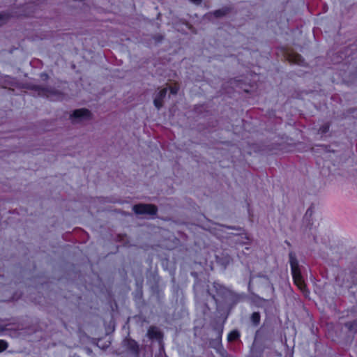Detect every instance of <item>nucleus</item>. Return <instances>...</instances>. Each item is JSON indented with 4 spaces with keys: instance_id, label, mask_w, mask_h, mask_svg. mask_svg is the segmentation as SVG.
Segmentation results:
<instances>
[{
    "instance_id": "f257e3e1",
    "label": "nucleus",
    "mask_w": 357,
    "mask_h": 357,
    "mask_svg": "<svg viewBox=\"0 0 357 357\" xmlns=\"http://www.w3.org/2000/svg\"><path fill=\"white\" fill-rule=\"evenodd\" d=\"M289 262L291 266V275L294 284L303 293L307 292V287L301 275L300 265L296 254L291 251L289 253Z\"/></svg>"
},
{
    "instance_id": "f03ea898",
    "label": "nucleus",
    "mask_w": 357,
    "mask_h": 357,
    "mask_svg": "<svg viewBox=\"0 0 357 357\" xmlns=\"http://www.w3.org/2000/svg\"><path fill=\"white\" fill-rule=\"evenodd\" d=\"M213 287L217 295L225 301L236 303L240 299L238 294L218 282H213Z\"/></svg>"
},
{
    "instance_id": "7ed1b4c3",
    "label": "nucleus",
    "mask_w": 357,
    "mask_h": 357,
    "mask_svg": "<svg viewBox=\"0 0 357 357\" xmlns=\"http://www.w3.org/2000/svg\"><path fill=\"white\" fill-rule=\"evenodd\" d=\"M234 13H236L234 6L232 4H229L213 11L206 13L204 15V17L209 21H212L214 19L226 17Z\"/></svg>"
},
{
    "instance_id": "20e7f679",
    "label": "nucleus",
    "mask_w": 357,
    "mask_h": 357,
    "mask_svg": "<svg viewBox=\"0 0 357 357\" xmlns=\"http://www.w3.org/2000/svg\"><path fill=\"white\" fill-rule=\"evenodd\" d=\"M135 213L137 215H155L158 213V207L151 204H138L132 207Z\"/></svg>"
},
{
    "instance_id": "39448f33",
    "label": "nucleus",
    "mask_w": 357,
    "mask_h": 357,
    "mask_svg": "<svg viewBox=\"0 0 357 357\" xmlns=\"http://www.w3.org/2000/svg\"><path fill=\"white\" fill-rule=\"evenodd\" d=\"M70 118L73 121H76L77 122L83 120H89L91 119V113L86 108L78 109L73 111V114L70 115Z\"/></svg>"
},
{
    "instance_id": "423d86ee",
    "label": "nucleus",
    "mask_w": 357,
    "mask_h": 357,
    "mask_svg": "<svg viewBox=\"0 0 357 357\" xmlns=\"http://www.w3.org/2000/svg\"><path fill=\"white\" fill-rule=\"evenodd\" d=\"M123 347L126 351L135 357L139 356V347L137 342L132 339H126L123 341Z\"/></svg>"
},
{
    "instance_id": "0eeeda50",
    "label": "nucleus",
    "mask_w": 357,
    "mask_h": 357,
    "mask_svg": "<svg viewBox=\"0 0 357 357\" xmlns=\"http://www.w3.org/2000/svg\"><path fill=\"white\" fill-rule=\"evenodd\" d=\"M39 94L46 96L48 98H53L55 97L56 99L60 98L62 96V93L53 88H39Z\"/></svg>"
},
{
    "instance_id": "6e6552de",
    "label": "nucleus",
    "mask_w": 357,
    "mask_h": 357,
    "mask_svg": "<svg viewBox=\"0 0 357 357\" xmlns=\"http://www.w3.org/2000/svg\"><path fill=\"white\" fill-rule=\"evenodd\" d=\"M167 89L164 88L160 90L153 100V104L155 107L160 109L163 105V100L166 97Z\"/></svg>"
},
{
    "instance_id": "1a4fd4ad",
    "label": "nucleus",
    "mask_w": 357,
    "mask_h": 357,
    "mask_svg": "<svg viewBox=\"0 0 357 357\" xmlns=\"http://www.w3.org/2000/svg\"><path fill=\"white\" fill-rule=\"evenodd\" d=\"M222 328L218 331L217 337L215 339H211L209 341V346L215 349H218L221 346Z\"/></svg>"
},
{
    "instance_id": "9d476101",
    "label": "nucleus",
    "mask_w": 357,
    "mask_h": 357,
    "mask_svg": "<svg viewBox=\"0 0 357 357\" xmlns=\"http://www.w3.org/2000/svg\"><path fill=\"white\" fill-rule=\"evenodd\" d=\"M241 333L238 330L231 331L227 335V341L231 342L240 338Z\"/></svg>"
},
{
    "instance_id": "9b49d317",
    "label": "nucleus",
    "mask_w": 357,
    "mask_h": 357,
    "mask_svg": "<svg viewBox=\"0 0 357 357\" xmlns=\"http://www.w3.org/2000/svg\"><path fill=\"white\" fill-rule=\"evenodd\" d=\"M261 315L259 312H253L250 317V321L254 326H258L260 323Z\"/></svg>"
},
{
    "instance_id": "f8f14e48",
    "label": "nucleus",
    "mask_w": 357,
    "mask_h": 357,
    "mask_svg": "<svg viewBox=\"0 0 357 357\" xmlns=\"http://www.w3.org/2000/svg\"><path fill=\"white\" fill-rule=\"evenodd\" d=\"M148 335L150 338H159L160 337V333L157 330L155 327H150L148 330Z\"/></svg>"
},
{
    "instance_id": "ddd939ff",
    "label": "nucleus",
    "mask_w": 357,
    "mask_h": 357,
    "mask_svg": "<svg viewBox=\"0 0 357 357\" xmlns=\"http://www.w3.org/2000/svg\"><path fill=\"white\" fill-rule=\"evenodd\" d=\"M344 326L348 329V331L351 332L356 331L357 328V322L356 321H349L345 323Z\"/></svg>"
},
{
    "instance_id": "4468645a",
    "label": "nucleus",
    "mask_w": 357,
    "mask_h": 357,
    "mask_svg": "<svg viewBox=\"0 0 357 357\" xmlns=\"http://www.w3.org/2000/svg\"><path fill=\"white\" fill-rule=\"evenodd\" d=\"M249 238L248 236H247V234H241V235H238L237 236V239L236 240V242L237 243H240V244H245L247 243L246 241H249Z\"/></svg>"
},
{
    "instance_id": "2eb2a0df",
    "label": "nucleus",
    "mask_w": 357,
    "mask_h": 357,
    "mask_svg": "<svg viewBox=\"0 0 357 357\" xmlns=\"http://www.w3.org/2000/svg\"><path fill=\"white\" fill-rule=\"evenodd\" d=\"M8 347V342L3 340H0V353L6 350Z\"/></svg>"
},
{
    "instance_id": "dca6fc26",
    "label": "nucleus",
    "mask_w": 357,
    "mask_h": 357,
    "mask_svg": "<svg viewBox=\"0 0 357 357\" xmlns=\"http://www.w3.org/2000/svg\"><path fill=\"white\" fill-rule=\"evenodd\" d=\"M329 128H330V125H329V123H326L322 125L319 128V131L321 133L324 134V133H326L329 130Z\"/></svg>"
},
{
    "instance_id": "f3484780",
    "label": "nucleus",
    "mask_w": 357,
    "mask_h": 357,
    "mask_svg": "<svg viewBox=\"0 0 357 357\" xmlns=\"http://www.w3.org/2000/svg\"><path fill=\"white\" fill-rule=\"evenodd\" d=\"M8 15L6 14L0 13V26H1L3 24L6 22V21L8 20Z\"/></svg>"
},
{
    "instance_id": "a211bd4d",
    "label": "nucleus",
    "mask_w": 357,
    "mask_h": 357,
    "mask_svg": "<svg viewBox=\"0 0 357 357\" xmlns=\"http://www.w3.org/2000/svg\"><path fill=\"white\" fill-rule=\"evenodd\" d=\"M301 59V56L299 54H296L295 56H294V58L292 59L293 61L296 63H300Z\"/></svg>"
},
{
    "instance_id": "6ab92c4d",
    "label": "nucleus",
    "mask_w": 357,
    "mask_h": 357,
    "mask_svg": "<svg viewBox=\"0 0 357 357\" xmlns=\"http://www.w3.org/2000/svg\"><path fill=\"white\" fill-rule=\"evenodd\" d=\"M179 90V87L178 86H171L170 87V92L171 93L176 95Z\"/></svg>"
},
{
    "instance_id": "aec40b11",
    "label": "nucleus",
    "mask_w": 357,
    "mask_h": 357,
    "mask_svg": "<svg viewBox=\"0 0 357 357\" xmlns=\"http://www.w3.org/2000/svg\"><path fill=\"white\" fill-rule=\"evenodd\" d=\"M153 39L157 42L160 43L163 40V36L162 35L158 34L153 36Z\"/></svg>"
},
{
    "instance_id": "412c9836",
    "label": "nucleus",
    "mask_w": 357,
    "mask_h": 357,
    "mask_svg": "<svg viewBox=\"0 0 357 357\" xmlns=\"http://www.w3.org/2000/svg\"><path fill=\"white\" fill-rule=\"evenodd\" d=\"M225 263L228 264L232 261V259L229 255H227L225 257Z\"/></svg>"
},
{
    "instance_id": "4be33fe9",
    "label": "nucleus",
    "mask_w": 357,
    "mask_h": 357,
    "mask_svg": "<svg viewBox=\"0 0 357 357\" xmlns=\"http://www.w3.org/2000/svg\"><path fill=\"white\" fill-rule=\"evenodd\" d=\"M192 3L199 5L202 3V0H190Z\"/></svg>"
},
{
    "instance_id": "5701e85b",
    "label": "nucleus",
    "mask_w": 357,
    "mask_h": 357,
    "mask_svg": "<svg viewBox=\"0 0 357 357\" xmlns=\"http://www.w3.org/2000/svg\"><path fill=\"white\" fill-rule=\"evenodd\" d=\"M6 330V326L0 324V333Z\"/></svg>"
},
{
    "instance_id": "b1692460",
    "label": "nucleus",
    "mask_w": 357,
    "mask_h": 357,
    "mask_svg": "<svg viewBox=\"0 0 357 357\" xmlns=\"http://www.w3.org/2000/svg\"><path fill=\"white\" fill-rule=\"evenodd\" d=\"M208 294H209L210 296H211L212 298H213L215 302H217V299H216V298H215V296L214 294H211L209 291H208Z\"/></svg>"
},
{
    "instance_id": "393cba45",
    "label": "nucleus",
    "mask_w": 357,
    "mask_h": 357,
    "mask_svg": "<svg viewBox=\"0 0 357 357\" xmlns=\"http://www.w3.org/2000/svg\"><path fill=\"white\" fill-rule=\"evenodd\" d=\"M228 229H236V230H239L240 228H236L235 227H231V226H225Z\"/></svg>"
},
{
    "instance_id": "a878e982",
    "label": "nucleus",
    "mask_w": 357,
    "mask_h": 357,
    "mask_svg": "<svg viewBox=\"0 0 357 357\" xmlns=\"http://www.w3.org/2000/svg\"><path fill=\"white\" fill-rule=\"evenodd\" d=\"M41 77H44V78H45V79H47V78H48V75H47V74H42V75H41Z\"/></svg>"
},
{
    "instance_id": "bb28decb",
    "label": "nucleus",
    "mask_w": 357,
    "mask_h": 357,
    "mask_svg": "<svg viewBox=\"0 0 357 357\" xmlns=\"http://www.w3.org/2000/svg\"><path fill=\"white\" fill-rule=\"evenodd\" d=\"M260 300L263 301H266V300L264 299V298H260Z\"/></svg>"
}]
</instances>
